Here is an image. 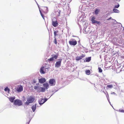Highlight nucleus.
<instances>
[{"instance_id": "f257e3e1", "label": "nucleus", "mask_w": 124, "mask_h": 124, "mask_svg": "<svg viewBox=\"0 0 124 124\" xmlns=\"http://www.w3.org/2000/svg\"><path fill=\"white\" fill-rule=\"evenodd\" d=\"M35 100V98L34 96H30L27 98V101L24 104L25 105H29L30 103L33 102Z\"/></svg>"}, {"instance_id": "f03ea898", "label": "nucleus", "mask_w": 124, "mask_h": 124, "mask_svg": "<svg viewBox=\"0 0 124 124\" xmlns=\"http://www.w3.org/2000/svg\"><path fill=\"white\" fill-rule=\"evenodd\" d=\"M14 104L15 105H17L18 106H20L22 105V101L16 99L14 101Z\"/></svg>"}, {"instance_id": "7ed1b4c3", "label": "nucleus", "mask_w": 124, "mask_h": 124, "mask_svg": "<svg viewBox=\"0 0 124 124\" xmlns=\"http://www.w3.org/2000/svg\"><path fill=\"white\" fill-rule=\"evenodd\" d=\"M15 90L18 93H20L23 91V87L21 85H18L15 88Z\"/></svg>"}, {"instance_id": "20e7f679", "label": "nucleus", "mask_w": 124, "mask_h": 124, "mask_svg": "<svg viewBox=\"0 0 124 124\" xmlns=\"http://www.w3.org/2000/svg\"><path fill=\"white\" fill-rule=\"evenodd\" d=\"M52 24L54 27H55L58 25V23H57L55 18H54L52 20Z\"/></svg>"}, {"instance_id": "39448f33", "label": "nucleus", "mask_w": 124, "mask_h": 124, "mask_svg": "<svg viewBox=\"0 0 124 124\" xmlns=\"http://www.w3.org/2000/svg\"><path fill=\"white\" fill-rule=\"evenodd\" d=\"M46 69L48 70V68L45 67H42L40 68V72L41 74H44L46 72Z\"/></svg>"}, {"instance_id": "423d86ee", "label": "nucleus", "mask_w": 124, "mask_h": 124, "mask_svg": "<svg viewBox=\"0 0 124 124\" xmlns=\"http://www.w3.org/2000/svg\"><path fill=\"white\" fill-rule=\"evenodd\" d=\"M72 41H70L69 43L70 45H71L75 46L77 44V42L76 40H74L73 39H71Z\"/></svg>"}, {"instance_id": "0eeeda50", "label": "nucleus", "mask_w": 124, "mask_h": 124, "mask_svg": "<svg viewBox=\"0 0 124 124\" xmlns=\"http://www.w3.org/2000/svg\"><path fill=\"white\" fill-rule=\"evenodd\" d=\"M49 82L51 85L53 86L55 85L56 81L54 79H51L50 80Z\"/></svg>"}, {"instance_id": "6e6552de", "label": "nucleus", "mask_w": 124, "mask_h": 124, "mask_svg": "<svg viewBox=\"0 0 124 124\" xmlns=\"http://www.w3.org/2000/svg\"><path fill=\"white\" fill-rule=\"evenodd\" d=\"M59 60L60 61L57 62L55 64V66L56 67L58 68L61 66L62 59H59Z\"/></svg>"}, {"instance_id": "1a4fd4ad", "label": "nucleus", "mask_w": 124, "mask_h": 124, "mask_svg": "<svg viewBox=\"0 0 124 124\" xmlns=\"http://www.w3.org/2000/svg\"><path fill=\"white\" fill-rule=\"evenodd\" d=\"M45 91V89L44 88L39 87L38 90H37V92H44Z\"/></svg>"}, {"instance_id": "9d476101", "label": "nucleus", "mask_w": 124, "mask_h": 124, "mask_svg": "<svg viewBox=\"0 0 124 124\" xmlns=\"http://www.w3.org/2000/svg\"><path fill=\"white\" fill-rule=\"evenodd\" d=\"M43 12L45 13H46L48 11L47 8L46 7H43L41 9Z\"/></svg>"}, {"instance_id": "9b49d317", "label": "nucleus", "mask_w": 124, "mask_h": 124, "mask_svg": "<svg viewBox=\"0 0 124 124\" xmlns=\"http://www.w3.org/2000/svg\"><path fill=\"white\" fill-rule=\"evenodd\" d=\"M85 56V55L82 54L81 56H77V57H76V61H79L82 58L84 57Z\"/></svg>"}, {"instance_id": "f8f14e48", "label": "nucleus", "mask_w": 124, "mask_h": 124, "mask_svg": "<svg viewBox=\"0 0 124 124\" xmlns=\"http://www.w3.org/2000/svg\"><path fill=\"white\" fill-rule=\"evenodd\" d=\"M46 79L45 78H42L39 79V82L41 83H43L45 82Z\"/></svg>"}, {"instance_id": "ddd939ff", "label": "nucleus", "mask_w": 124, "mask_h": 124, "mask_svg": "<svg viewBox=\"0 0 124 124\" xmlns=\"http://www.w3.org/2000/svg\"><path fill=\"white\" fill-rule=\"evenodd\" d=\"M43 85L45 89H47L49 87L48 84L47 83H44L43 84Z\"/></svg>"}, {"instance_id": "4468645a", "label": "nucleus", "mask_w": 124, "mask_h": 124, "mask_svg": "<svg viewBox=\"0 0 124 124\" xmlns=\"http://www.w3.org/2000/svg\"><path fill=\"white\" fill-rule=\"evenodd\" d=\"M39 103L40 105L42 104L45 103L44 99L42 98L39 101Z\"/></svg>"}, {"instance_id": "2eb2a0df", "label": "nucleus", "mask_w": 124, "mask_h": 124, "mask_svg": "<svg viewBox=\"0 0 124 124\" xmlns=\"http://www.w3.org/2000/svg\"><path fill=\"white\" fill-rule=\"evenodd\" d=\"M8 99L9 100V101L12 102H13V101L15 99V97H9L8 98Z\"/></svg>"}, {"instance_id": "dca6fc26", "label": "nucleus", "mask_w": 124, "mask_h": 124, "mask_svg": "<svg viewBox=\"0 0 124 124\" xmlns=\"http://www.w3.org/2000/svg\"><path fill=\"white\" fill-rule=\"evenodd\" d=\"M91 57H89L86 58L85 60H84V62H89L91 60Z\"/></svg>"}, {"instance_id": "f3484780", "label": "nucleus", "mask_w": 124, "mask_h": 124, "mask_svg": "<svg viewBox=\"0 0 124 124\" xmlns=\"http://www.w3.org/2000/svg\"><path fill=\"white\" fill-rule=\"evenodd\" d=\"M36 104L35 105H33L32 107L31 108L33 111L34 112L35 111L36 108Z\"/></svg>"}, {"instance_id": "a211bd4d", "label": "nucleus", "mask_w": 124, "mask_h": 124, "mask_svg": "<svg viewBox=\"0 0 124 124\" xmlns=\"http://www.w3.org/2000/svg\"><path fill=\"white\" fill-rule=\"evenodd\" d=\"M113 87V86L112 85H108L106 86L107 89L112 88Z\"/></svg>"}, {"instance_id": "6ab92c4d", "label": "nucleus", "mask_w": 124, "mask_h": 124, "mask_svg": "<svg viewBox=\"0 0 124 124\" xmlns=\"http://www.w3.org/2000/svg\"><path fill=\"white\" fill-rule=\"evenodd\" d=\"M4 90L6 92H8V93H9V91H10V90L8 88V87H6L5 89H4Z\"/></svg>"}, {"instance_id": "aec40b11", "label": "nucleus", "mask_w": 124, "mask_h": 124, "mask_svg": "<svg viewBox=\"0 0 124 124\" xmlns=\"http://www.w3.org/2000/svg\"><path fill=\"white\" fill-rule=\"evenodd\" d=\"M94 18L93 17V23H96L97 24H100L101 22H100V21H96V20H94Z\"/></svg>"}, {"instance_id": "412c9836", "label": "nucleus", "mask_w": 124, "mask_h": 124, "mask_svg": "<svg viewBox=\"0 0 124 124\" xmlns=\"http://www.w3.org/2000/svg\"><path fill=\"white\" fill-rule=\"evenodd\" d=\"M86 74L88 75H89L90 74V71L89 70H87L85 71Z\"/></svg>"}, {"instance_id": "4be33fe9", "label": "nucleus", "mask_w": 124, "mask_h": 124, "mask_svg": "<svg viewBox=\"0 0 124 124\" xmlns=\"http://www.w3.org/2000/svg\"><path fill=\"white\" fill-rule=\"evenodd\" d=\"M58 31H54V35L55 37L56 36L58 35V34H57L58 33Z\"/></svg>"}, {"instance_id": "5701e85b", "label": "nucleus", "mask_w": 124, "mask_h": 124, "mask_svg": "<svg viewBox=\"0 0 124 124\" xmlns=\"http://www.w3.org/2000/svg\"><path fill=\"white\" fill-rule=\"evenodd\" d=\"M51 56L53 57V58H54L55 59H56L58 57L57 55H55L54 54L52 55Z\"/></svg>"}, {"instance_id": "b1692460", "label": "nucleus", "mask_w": 124, "mask_h": 124, "mask_svg": "<svg viewBox=\"0 0 124 124\" xmlns=\"http://www.w3.org/2000/svg\"><path fill=\"white\" fill-rule=\"evenodd\" d=\"M39 84L35 86L34 87V88L35 89L38 90L39 88Z\"/></svg>"}, {"instance_id": "393cba45", "label": "nucleus", "mask_w": 124, "mask_h": 124, "mask_svg": "<svg viewBox=\"0 0 124 124\" xmlns=\"http://www.w3.org/2000/svg\"><path fill=\"white\" fill-rule=\"evenodd\" d=\"M113 11L114 12H117V13H118L119 11L118 9L115 8H114L113 10Z\"/></svg>"}, {"instance_id": "a878e982", "label": "nucleus", "mask_w": 124, "mask_h": 124, "mask_svg": "<svg viewBox=\"0 0 124 124\" xmlns=\"http://www.w3.org/2000/svg\"><path fill=\"white\" fill-rule=\"evenodd\" d=\"M100 10L99 9H97L95 10V13L97 15L98 14V12H99Z\"/></svg>"}, {"instance_id": "bb28decb", "label": "nucleus", "mask_w": 124, "mask_h": 124, "mask_svg": "<svg viewBox=\"0 0 124 124\" xmlns=\"http://www.w3.org/2000/svg\"><path fill=\"white\" fill-rule=\"evenodd\" d=\"M39 11H40V14H41V16H42V18L44 19V15L42 13L41 10H40L39 9Z\"/></svg>"}, {"instance_id": "cd10ccee", "label": "nucleus", "mask_w": 124, "mask_h": 124, "mask_svg": "<svg viewBox=\"0 0 124 124\" xmlns=\"http://www.w3.org/2000/svg\"><path fill=\"white\" fill-rule=\"evenodd\" d=\"M54 60V59L53 58V57L49 59H48V60L49 61H53Z\"/></svg>"}, {"instance_id": "c85d7f7f", "label": "nucleus", "mask_w": 124, "mask_h": 124, "mask_svg": "<svg viewBox=\"0 0 124 124\" xmlns=\"http://www.w3.org/2000/svg\"><path fill=\"white\" fill-rule=\"evenodd\" d=\"M55 38V39H54V43H55L56 44H57V42L56 39V38L55 37H54V38Z\"/></svg>"}, {"instance_id": "c756f323", "label": "nucleus", "mask_w": 124, "mask_h": 124, "mask_svg": "<svg viewBox=\"0 0 124 124\" xmlns=\"http://www.w3.org/2000/svg\"><path fill=\"white\" fill-rule=\"evenodd\" d=\"M99 71V72L101 73L102 71V70L101 69L100 67H99L98 68Z\"/></svg>"}, {"instance_id": "7c9ffc66", "label": "nucleus", "mask_w": 124, "mask_h": 124, "mask_svg": "<svg viewBox=\"0 0 124 124\" xmlns=\"http://www.w3.org/2000/svg\"><path fill=\"white\" fill-rule=\"evenodd\" d=\"M119 111L121 112L124 113V110L123 109H119Z\"/></svg>"}, {"instance_id": "2f4dec72", "label": "nucleus", "mask_w": 124, "mask_h": 124, "mask_svg": "<svg viewBox=\"0 0 124 124\" xmlns=\"http://www.w3.org/2000/svg\"><path fill=\"white\" fill-rule=\"evenodd\" d=\"M61 12V10H59L58 11V16H60V13Z\"/></svg>"}, {"instance_id": "473e14b6", "label": "nucleus", "mask_w": 124, "mask_h": 124, "mask_svg": "<svg viewBox=\"0 0 124 124\" xmlns=\"http://www.w3.org/2000/svg\"><path fill=\"white\" fill-rule=\"evenodd\" d=\"M119 4H118V5H115V7H115V8H118V7H119Z\"/></svg>"}, {"instance_id": "72a5a7b5", "label": "nucleus", "mask_w": 124, "mask_h": 124, "mask_svg": "<svg viewBox=\"0 0 124 124\" xmlns=\"http://www.w3.org/2000/svg\"><path fill=\"white\" fill-rule=\"evenodd\" d=\"M83 31L84 32H85V33H87V31H86V29H84L83 30Z\"/></svg>"}, {"instance_id": "f704fd0d", "label": "nucleus", "mask_w": 124, "mask_h": 124, "mask_svg": "<svg viewBox=\"0 0 124 124\" xmlns=\"http://www.w3.org/2000/svg\"><path fill=\"white\" fill-rule=\"evenodd\" d=\"M91 21L93 23V16H91Z\"/></svg>"}, {"instance_id": "c9c22d12", "label": "nucleus", "mask_w": 124, "mask_h": 124, "mask_svg": "<svg viewBox=\"0 0 124 124\" xmlns=\"http://www.w3.org/2000/svg\"><path fill=\"white\" fill-rule=\"evenodd\" d=\"M47 100V99L46 98L45 99H44V101L45 102H46Z\"/></svg>"}, {"instance_id": "e433bc0d", "label": "nucleus", "mask_w": 124, "mask_h": 124, "mask_svg": "<svg viewBox=\"0 0 124 124\" xmlns=\"http://www.w3.org/2000/svg\"><path fill=\"white\" fill-rule=\"evenodd\" d=\"M111 17H110L109 19H108L107 20H109L110 19H111Z\"/></svg>"}, {"instance_id": "4c0bfd02", "label": "nucleus", "mask_w": 124, "mask_h": 124, "mask_svg": "<svg viewBox=\"0 0 124 124\" xmlns=\"http://www.w3.org/2000/svg\"><path fill=\"white\" fill-rule=\"evenodd\" d=\"M36 83V81H34V83Z\"/></svg>"}, {"instance_id": "58836bf2", "label": "nucleus", "mask_w": 124, "mask_h": 124, "mask_svg": "<svg viewBox=\"0 0 124 124\" xmlns=\"http://www.w3.org/2000/svg\"><path fill=\"white\" fill-rule=\"evenodd\" d=\"M29 122H28L26 124H29Z\"/></svg>"}, {"instance_id": "ea45409f", "label": "nucleus", "mask_w": 124, "mask_h": 124, "mask_svg": "<svg viewBox=\"0 0 124 124\" xmlns=\"http://www.w3.org/2000/svg\"><path fill=\"white\" fill-rule=\"evenodd\" d=\"M90 38H91V39H92V38L91 37Z\"/></svg>"}]
</instances>
